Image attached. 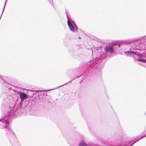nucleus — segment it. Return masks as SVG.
<instances>
[{
	"label": "nucleus",
	"mask_w": 146,
	"mask_h": 146,
	"mask_svg": "<svg viewBox=\"0 0 146 146\" xmlns=\"http://www.w3.org/2000/svg\"><path fill=\"white\" fill-rule=\"evenodd\" d=\"M127 53H134V54L136 55V53L135 52H134V51H127L126 52Z\"/></svg>",
	"instance_id": "nucleus-6"
},
{
	"label": "nucleus",
	"mask_w": 146,
	"mask_h": 146,
	"mask_svg": "<svg viewBox=\"0 0 146 146\" xmlns=\"http://www.w3.org/2000/svg\"><path fill=\"white\" fill-rule=\"evenodd\" d=\"M20 98L22 100H24L27 98L26 94L24 93L20 92Z\"/></svg>",
	"instance_id": "nucleus-2"
},
{
	"label": "nucleus",
	"mask_w": 146,
	"mask_h": 146,
	"mask_svg": "<svg viewBox=\"0 0 146 146\" xmlns=\"http://www.w3.org/2000/svg\"><path fill=\"white\" fill-rule=\"evenodd\" d=\"M106 50L107 52H110L111 53L114 51L113 48L111 47H106Z\"/></svg>",
	"instance_id": "nucleus-3"
},
{
	"label": "nucleus",
	"mask_w": 146,
	"mask_h": 146,
	"mask_svg": "<svg viewBox=\"0 0 146 146\" xmlns=\"http://www.w3.org/2000/svg\"><path fill=\"white\" fill-rule=\"evenodd\" d=\"M5 122L7 124H9V121H8L6 120L5 121Z\"/></svg>",
	"instance_id": "nucleus-8"
},
{
	"label": "nucleus",
	"mask_w": 146,
	"mask_h": 146,
	"mask_svg": "<svg viewBox=\"0 0 146 146\" xmlns=\"http://www.w3.org/2000/svg\"><path fill=\"white\" fill-rule=\"evenodd\" d=\"M137 61L140 62H146V60L144 59H137Z\"/></svg>",
	"instance_id": "nucleus-5"
},
{
	"label": "nucleus",
	"mask_w": 146,
	"mask_h": 146,
	"mask_svg": "<svg viewBox=\"0 0 146 146\" xmlns=\"http://www.w3.org/2000/svg\"><path fill=\"white\" fill-rule=\"evenodd\" d=\"M68 24L70 30L74 32V27L69 20H68Z\"/></svg>",
	"instance_id": "nucleus-1"
},
{
	"label": "nucleus",
	"mask_w": 146,
	"mask_h": 146,
	"mask_svg": "<svg viewBox=\"0 0 146 146\" xmlns=\"http://www.w3.org/2000/svg\"><path fill=\"white\" fill-rule=\"evenodd\" d=\"M78 146H87V145L84 142L82 141L79 144Z\"/></svg>",
	"instance_id": "nucleus-4"
},
{
	"label": "nucleus",
	"mask_w": 146,
	"mask_h": 146,
	"mask_svg": "<svg viewBox=\"0 0 146 146\" xmlns=\"http://www.w3.org/2000/svg\"><path fill=\"white\" fill-rule=\"evenodd\" d=\"M116 44V42H113L111 43V46H113L115 45Z\"/></svg>",
	"instance_id": "nucleus-7"
}]
</instances>
